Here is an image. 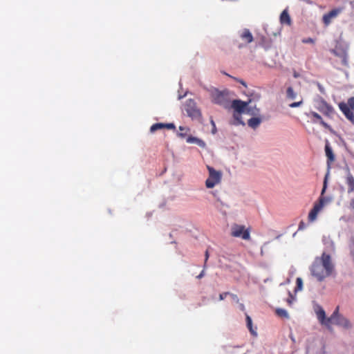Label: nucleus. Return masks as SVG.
Returning <instances> with one entry per match:
<instances>
[{
  "label": "nucleus",
  "instance_id": "1",
  "mask_svg": "<svg viewBox=\"0 0 354 354\" xmlns=\"http://www.w3.org/2000/svg\"><path fill=\"white\" fill-rule=\"evenodd\" d=\"M333 269L330 255L323 252L320 257L315 258L310 267V272L317 281H322L332 274Z\"/></svg>",
  "mask_w": 354,
  "mask_h": 354
},
{
  "label": "nucleus",
  "instance_id": "2",
  "mask_svg": "<svg viewBox=\"0 0 354 354\" xmlns=\"http://www.w3.org/2000/svg\"><path fill=\"white\" fill-rule=\"evenodd\" d=\"M212 101L217 104L227 107L229 104L230 97L227 90L219 91L217 88H213L210 91Z\"/></svg>",
  "mask_w": 354,
  "mask_h": 354
},
{
  "label": "nucleus",
  "instance_id": "3",
  "mask_svg": "<svg viewBox=\"0 0 354 354\" xmlns=\"http://www.w3.org/2000/svg\"><path fill=\"white\" fill-rule=\"evenodd\" d=\"M327 185V176H326L324 181V185L321 193V196L319 198V201L316 203H315L313 209L310 210L308 214V220L310 221H313L316 219L317 214L323 208L324 203H325V198L322 197L324 195Z\"/></svg>",
  "mask_w": 354,
  "mask_h": 354
},
{
  "label": "nucleus",
  "instance_id": "4",
  "mask_svg": "<svg viewBox=\"0 0 354 354\" xmlns=\"http://www.w3.org/2000/svg\"><path fill=\"white\" fill-rule=\"evenodd\" d=\"M332 324L343 327L348 329L351 327L349 320L339 313V306H337L330 316Z\"/></svg>",
  "mask_w": 354,
  "mask_h": 354
},
{
  "label": "nucleus",
  "instance_id": "5",
  "mask_svg": "<svg viewBox=\"0 0 354 354\" xmlns=\"http://www.w3.org/2000/svg\"><path fill=\"white\" fill-rule=\"evenodd\" d=\"M184 110L187 115L192 119H198L201 117V112L196 106L194 100H187L184 104Z\"/></svg>",
  "mask_w": 354,
  "mask_h": 354
},
{
  "label": "nucleus",
  "instance_id": "6",
  "mask_svg": "<svg viewBox=\"0 0 354 354\" xmlns=\"http://www.w3.org/2000/svg\"><path fill=\"white\" fill-rule=\"evenodd\" d=\"M207 168L209 171V177L205 181V185L207 188H213L221 182L222 174L210 166H207Z\"/></svg>",
  "mask_w": 354,
  "mask_h": 354
},
{
  "label": "nucleus",
  "instance_id": "7",
  "mask_svg": "<svg viewBox=\"0 0 354 354\" xmlns=\"http://www.w3.org/2000/svg\"><path fill=\"white\" fill-rule=\"evenodd\" d=\"M339 108L344 115L354 124V97L348 100V103L341 102L339 104Z\"/></svg>",
  "mask_w": 354,
  "mask_h": 354
},
{
  "label": "nucleus",
  "instance_id": "8",
  "mask_svg": "<svg viewBox=\"0 0 354 354\" xmlns=\"http://www.w3.org/2000/svg\"><path fill=\"white\" fill-rule=\"evenodd\" d=\"M231 236L239 237L243 240H250V234L249 230L245 229L244 225L234 224L231 227Z\"/></svg>",
  "mask_w": 354,
  "mask_h": 354
},
{
  "label": "nucleus",
  "instance_id": "9",
  "mask_svg": "<svg viewBox=\"0 0 354 354\" xmlns=\"http://www.w3.org/2000/svg\"><path fill=\"white\" fill-rule=\"evenodd\" d=\"M317 317L321 324L324 325L328 330H332V322L330 317H326V313L322 307L318 306L315 310Z\"/></svg>",
  "mask_w": 354,
  "mask_h": 354
},
{
  "label": "nucleus",
  "instance_id": "10",
  "mask_svg": "<svg viewBox=\"0 0 354 354\" xmlns=\"http://www.w3.org/2000/svg\"><path fill=\"white\" fill-rule=\"evenodd\" d=\"M342 8H335L323 16L322 20L325 26H328L333 19L335 18L342 11Z\"/></svg>",
  "mask_w": 354,
  "mask_h": 354
},
{
  "label": "nucleus",
  "instance_id": "11",
  "mask_svg": "<svg viewBox=\"0 0 354 354\" xmlns=\"http://www.w3.org/2000/svg\"><path fill=\"white\" fill-rule=\"evenodd\" d=\"M248 105V102L240 100H234L232 102L231 107L234 109V111L243 113Z\"/></svg>",
  "mask_w": 354,
  "mask_h": 354
},
{
  "label": "nucleus",
  "instance_id": "12",
  "mask_svg": "<svg viewBox=\"0 0 354 354\" xmlns=\"http://www.w3.org/2000/svg\"><path fill=\"white\" fill-rule=\"evenodd\" d=\"M325 152H326V156L327 157V164L329 167L330 165L335 160V155H334L332 148L330 146V144L328 141H326V143L325 145Z\"/></svg>",
  "mask_w": 354,
  "mask_h": 354
},
{
  "label": "nucleus",
  "instance_id": "13",
  "mask_svg": "<svg viewBox=\"0 0 354 354\" xmlns=\"http://www.w3.org/2000/svg\"><path fill=\"white\" fill-rule=\"evenodd\" d=\"M318 109L326 115H329L333 111V107L324 100L321 102Z\"/></svg>",
  "mask_w": 354,
  "mask_h": 354
},
{
  "label": "nucleus",
  "instance_id": "14",
  "mask_svg": "<svg viewBox=\"0 0 354 354\" xmlns=\"http://www.w3.org/2000/svg\"><path fill=\"white\" fill-rule=\"evenodd\" d=\"M240 37L246 44H250L253 41V36L248 29H244Z\"/></svg>",
  "mask_w": 354,
  "mask_h": 354
},
{
  "label": "nucleus",
  "instance_id": "15",
  "mask_svg": "<svg viewBox=\"0 0 354 354\" xmlns=\"http://www.w3.org/2000/svg\"><path fill=\"white\" fill-rule=\"evenodd\" d=\"M280 22L282 24L290 25L291 19L286 10H284L280 15Z\"/></svg>",
  "mask_w": 354,
  "mask_h": 354
},
{
  "label": "nucleus",
  "instance_id": "16",
  "mask_svg": "<svg viewBox=\"0 0 354 354\" xmlns=\"http://www.w3.org/2000/svg\"><path fill=\"white\" fill-rule=\"evenodd\" d=\"M346 184L348 187V192L351 193L354 191V177L349 173L346 176Z\"/></svg>",
  "mask_w": 354,
  "mask_h": 354
},
{
  "label": "nucleus",
  "instance_id": "17",
  "mask_svg": "<svg viewBox=\"0 0 354 354\" xmlns=\"http://www.w3.org/2000/svg\"><path fill=\"white\" fill-rule=\"evenodd\" d=\"M261 123V120L258 118H250L248 124L252 129H256Z\"/></svg>",
  "mask_w": 354,
  "mask_h": 354
},
{
  "label": "nucleus",
  "instance_id": "18",
  "mask_svg": "<svg viewBox=\"0 0 354 354\" xmlns=\"http://www.w3.org/2000/svg\"><path fill=\"white\" fill-rule=\"evenodd\" d=\"M310 115H311L313 118H315L316 120H317L319 122V123L321 124V125H322L324 127H326V128L328 127V124H327V123H326V122L323 120L322 118L321 117V115H320L319 114H318V113H316V112L312 111V112L310 113Z\"/></svg>",
  "mask_w": 354,
  "mask_h": 354
},
{
  "label": "nucleus",
  "instance_id": "19",
  "mask_svg": "<svg viewBox=\"0 0 354 354\" xmlns=\"http://www.w3.org/2000/svg\"><path fill=\"white\" fill-rule=\"evenodd\" d=\"M275 313L277 316H279L280 317L286 318V319L289 318L288 312L283 308H277L275 310Z\"/></svg>",
  "mask_w": 354,
  "mask_h": 354
},
{
  "label": "nucleus",
  "instance_id": "20",
  "mask_svg": "<svg viewBox=\"0 0 354 354\" xmlns=\"http://www.w3.org/2000/svg\"><path fill=\"white\" fill-rule=\"evenodd\" d=\"M233 118L234 120V122H233L234 124H235V125H238L240 124H244V123L241 120V113L234 111Z\"/></svg>",
  "mask_w": 354,
  "mask_h": 354
},
{
  "label": "nucleus",
  "instance_id": "21",
  "mask_svg": "<svg viewBox=\"0 0 354 354\" xmlns=\"http://www.w3.org/2000/svg\"><path fill=\"white\" fill-rule=\"evenodd\" d=\"M187 142L188 143H197L200 146H203L205 145L203 141H202L201 140H200L197 138L192 137V136L188 137L187 139Z\"/></svg>",
  "mask_w": 354,
  "mask_h": 354
},
{
  "label": "nucleus",
  "instance_id": "22",
  "mask_svg": "<svg viewBox=\"0 0 354 354\" xmlns=\"http://www.w3.org/2000/svg\"><path fill=\"white\" fill-rule=\"evenodd\" d=\"M286 96L290 100H295L297 97V93L294 91L291 86L287 88Z\"/></svg>",
  "mask_w": 354,
  "mask_h": 354
},
{
  "label": "nucleus",
  "instance_id": "23",
  "mask_svg": "<svg viewBox=\"0 0 354 354\" xmlns=\"http://www.w3.org/2000/svg\"><path fill=\"white\" fill-rule=\"evenodd\" d=\"M162 129H165L164 123H156L151 126L150 131L151 133H154L155 131Z\"/></svg>",
  "mask_w": 354,
  "mask_h": 354
},
{
  "label": "nucleus",
  "instance_id": "24",
  "mask_svg": "<svg viewBox=\"0 0 354 354\" xmlns=\"http://www.w3.org/2000/svg\"><path fill=\"white\" fill-rule=\"evenodd\" d=\"M179 130L180 132L178 133V136L181 138H185L187 132L189 131V128L182 126L179 127Z\"/></svg>",
  "mask_w": 354,
  "mask_h": 354
},
{
  "label": "nucleus",
  "instance_id": "25",
  "mask_svg": "<svg viewBox=\"0 0 354 354\" xmlns=\"http://www.w3.org/2000/svg\"><path fill=\"white\" fill-rule=\"evenodd\" d=\"M296 284H297V286L295 288V292L301 290L302 286H303V281H302L301 278H300V277L297 278Z\"/></svg>",
  "mask_w": 354,
  "mask_h": 354
},
{
  "label": "nucleus",
  "instance_id": "26",
  "mask_svg": "<svg viewBox=\"0 0 354 354\" xmlns=\"http://www.w3.org/2000/svg\"><path fill=\"white\" fill-rule=\"evenodd\" d=\"M295 300V297L292 295V294L288 291V298L286 299V302L289 306H291L293 304V301Z\"/></svg>",
  "mask_w": 354,
  "mask_h": 354
},
{
  "label": "nucleus",
  "instance_id": "27",
  "mask_svg": "<svg viewBox=\"0 0 354 354\" xmlns=\"http://www.w3.org/2000/svg\"><path fill=\"white\" fill-rule=\"evenodd\" d=\"M246 321H247V326H248V328H249L250 331L252 333V334H255L256 333L253 331L252 330V319L251 318L249 317V316H247L246 317Z\"/></svg>",
  "mask_w": 354,
  "mask_h": 354
},
{
  "label": "nucleus",
  "instance_id": "28",
  "mask_svg": "<svg viewBox=\"0 0 354 354\" xmlns=\"http://www.w3.org/2000/svg\"><path fill=\"white\" fill-rule=\"evenodd\" d=\"M303 104V100L301 99L299 102L291 103L289 106L291 108H296L301 106Z\"/></svg>",
  "mask_w": 354,
  "mask_h": 354
},
{
  "label": "nucleus",
  "instance_id": "29",
  "mask_svg": "<svg viewBox=\"0 0 354 354\" xmlns=\"http://www.w3.org/2000/svg\"><path fill=\"white\" fill-rule=\"evenodd\" d=\"M302 42L304 44H314L315 43V40L310 37H308V38H304L302 39Z\"/></svg>",
  "mask_w": 354,
  "mask_h": 354
},
{
  "label": "nucleus",
  "instance_id": "30",
  "mask_svg": "<svg viewBox=\"0 0 354 354\" xmlns=\"http://www.w3.org/2000/svg\"><path fill=\"white\" fill-rule=\"evenodd\" d=\"M164 128L168 129H175L176 127L174 124L173 123H167L164 124Z\"/></svg>",
  "mask_w": 354,
  "mask_h": 354
},
{
  "label": "nucleus",
  "instance_id": "31",
  "mask_svg": "<svg viewBox=\"0 0 354 354\" xmlns=\"http://www.w3.org/2000/svg\"><path fill=\"white\" fill-rule=\"evenodd\" d=\"M232 299L236 302V303H239V299L238 297V296L236 295H234V294H232V293H230V295Z\"/></svg>",
  "mask_w": 354,
  "mask_h": 354
},
{
  "label": "nucleus",
  "instance_id": "32",
  "mask_svg": "<svg viewBox=\"0 0 354 354\" xmlns=\"http://www.w3.org/2000/svg\"><path fill=\"white\" fill-rule=\"evenodd\" d=\"M230 295L229 292H225L221 293L219 295V299L223 300L227 297V295Z\"/></svg>",
  "mask_w": 354,
  "mask_h": 354
},
{
  "label": "nucleus",
  "instance_id": "33",
  "mask_svg": "<svg viewBox=\"0 0 354 354\" xmlns=\"http://www.w3.org/2000/svg\"><path fill=\"white\" fill-rule=\"evenodd\" d=\"M305 224L303 221H301L299 224V230H301L304 228Z\"/></svg>",
  "mask_w": 354,
  "mask_h": 354
},
{
  "label": "nucleus",
  "instance_id": "34",
  "mask_svg": "<svg viewBox=\"0 0 354 354\" xmlns=\"http://www.w3.org/2000/svg\"><path fill=\"white\" fill-rule=\"evenodd\" d=\"M208 258H209V253H208V251L207 250L205 252V266H204V267H205V264H206V262H207Z\"/></svg>",
  "mask_w": 354,
  "mask_h": 354
},
{
  "label": "nucleus",
  "instance_id": "35",
  "mask_svg": "<svg viewBox=\"0 0 354 354\" xmlns=\"http://www.w3.org/2000/svg\"><path fill=\"white\" fill-rule=\"evenodd\" d=\"M205 274V271L204 270L201 271V272L197 276V278L198 279H201L202 278Z\"/></svg>",
  "mask_w": 354,
  "mask_h": 354
},
{
  "label": "nucleus",
  "instance_id": "36",
  "mask_svg": "<svg viewBox=\"0 0 354 354\" xmlns=\"http://www.w3.org/2000/svg\"><path fill=\"white\" fill-rule=\"evenodd\" d=\"M238 82H240V83H241L242 85H243L245 87H246V86H247L246 83H245L243 80H238Z\"/></svg>",
  "mask_w": 354,
  "mask_h": 354
},
{
  "label": "nucleus",
  "instance_id": "37",
  "mask_svg": "<svg viewBox=\"0 0 354 354\" xmlns=\"http://www.w3.org/2000/svg\"><path fill=\"white\" fill-rule=\"evenodd\" d=\"M212 133L213 134H215L216 133V125L214 127H212Z\"/></svg>",
  "mask_w": 354,
  "mask_h": 354
},
{
  "label": "nucleus",
  "instance_id": "38",
  "mask_svg": "<svg viewBox=\"0 0 354 354\" xmlns=\"http://www.w3.org/2000/svg\"><path fill=\"white\" fill-rule=\"evenodd\" d=\"M210 122H211V124L212 125V127H214L216 125L215 122H214V121L213 120L212 118H211Z\"/></svg>",
  "mask_w": 354,
  "mask_h": 354
},
{
  "label": "nucleus",
  "instance_id": "39",
  "mask_svg": "<svg viewBox=\"0 0 354 354\" xmlns=\"http://www.w3.org/2000/svg\"><path fill=\"white\" fill-rule=\"evenodd\" d=\"M351 206L354 208V199H353L351 202Z\"/></svg>",
  "mask_w": 354,
  "mask_h": 354
},
{
  "label": "nucleus",
  "instance_id": "40",
  "mask_svg": "<svg viewBox=\"0 0 354 354\" xmlns=\"http://www.w3.org/2000/svg\"><path fill=\"white\" fill-rule=\"evenodd\" d=\"M294 77H298V75L295 73L294 74Z\"/></svg>",
  "mask_w": 354,
  "mask_h": 354
}]
</instances>
